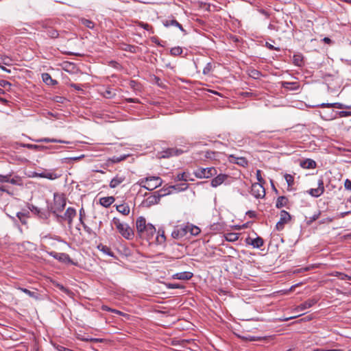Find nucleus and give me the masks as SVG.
Listing matches in <instances>:
<instances>
[{
    "mask_svg": "<svg viewBox=\"0 0 351 351\" xmlns=\"http://www.w3.org/2000/svg\"><path fill=\"white\" fill-rule=\"evenodd\" d=\"M136 184L148 191H153L162 185V180L159 176H147L140 179Z\"/></svg>",
    "mask_w": 351,
    "mask_h": 351,
    "instance_id": "nucleus-1",
    "label": "nucleus"
},
{
    "mask_svg": "<svg viewBox=\"0 0 351 351\" xmlns=\"http://www.w3.org/2000/svg\"><path fill=\"white\" fill-rule=\"evenodd\" d=\"M112 224L116 227L123 237L128 240L133 239L134 233L128 224L121 223L120 219L117 217L112 219Z\"/></svg>",
    "mask_w": 351,
    "mask_h": 351,
    "instance_id": "nucleus-2",
    "label": "nucleus"
},
{
    "mask_svg": "<svg viewBox=\"0 0 351 351\" xmlns=\"http://www.w3.org/2000/svg\"><path fill=\"white\" fill-rule=\"evenodd\" d=\"M66 206V199L62 195L54 194L53 204L50 206L51 212L56 217L58 213L62 212Z\"/></svg>",
    "mask_w": 351,
    "mask_h": 351,
    "instance_id": "nucleus-3",
    "label": "nucleus"
},
{
    "mask_svg": "<svg viewBox=\"0 0 351 351\" xmlns=\"http://www.w3.org/2000/svg\"><path fill=\"white\" fill-rule=\"evenodd\" d=\"M188 188V184L186 183H183L181 184L176 185H170V186H165L163 188L160 189L159 191H156V193H158L159 197L161 198L165 195H167L171 193V189H173L176 191H181L186 189Z\"/></svg>",
    "mask_w": 351,
    "mask_h": 351,
    "instance_id": "nucleus-4",
    "label": "nucleus"
},
{
    "mask_svg": "<svg viewBox=\"0 0 351 351\" xmlns=\"http://www.w3.org/2000/svg\"><path fill=\"white\" fill-rule=\"evenodd\" d=\"M217 171L215 167L199 168L194 171L197 178H209L217 175Z\"/></svg>",
    "mask_w": 351,
    "mask_h": 351,
    "instance_id": "nucleus-5",
    "label": "nucleus"
},
{
    "mask_svg": "<svg viewBox=\"0 0 351 351\" xmlns=\"http://www.w3.org/2000/svg\"><path fill=\"white\" fill-rule=\"evenodd\" d=\"M76 210L74 208L69 207L63 215H57L58 221L61 222L63 220L67 221L69 226L71 227L73 220L76 216Z\"/></svg>",
    "mask_w": 351,
    "mask_h": 351,
    "instance_id": "nucleus-6",
    "label": "nucleus"
},
{
    "mask_svg": "<svg viewBox=\"0 0 351 351\" xmlns=\"http://www.w3.org/2000/svg\"><path fill=\"white\" fill-rule=\"evenodd\" d=\"M264 184L254 183L251 187V194L256 198H263L265 196Z\"/></svg>",
    "mask_w": 351,
    "mask_h": 351,
    "instance_id": "nucleus-7",
    "label": "nucleus"
},
{
    "mask_svg": "<svg viewBox=\"0 0 351 351\" xmlns=\"http://www.w3.org/2000/svg\"><path fill=\"white\" fill-rule=\"evenodd\" d=\"M49 254L60 262L64 263L73 264V261L70 258L69 255L66 253H58L53 251L49 252Z\"/></svg>",
    "mask_w": 351,
    "mask_h": 351,
    "instance_id": "nucleus-8",
    "label": "nucleus"
},
{
    "mask_svg": "<svg viewBox=\"0 0 351 351\" xmlns=\"http://www.w3.org/2000/svg\"><path fill=\"white\" fill-rule=\"evenodd\" d=\"M291 220L289 213L284 210L280 212V218L279 221L276 223V228L278 230H282L284 228L285 224Z\"/></svg>",
    "mask_w": 351,
    "mask_h": 351,
    "instance_id": "nucleus-9",
    "label": "nucleus"
},
{
    "mask_svg": "<svg viewBox=\"0 0 351 351\" xmlns=\"http://www.w3.org/2000/svg\"><path fill=\"white\" fill-rule=\"evenodd\" d=\"M160 197L158 195V193H156V191L147 197L145 199H144L142 202V204L145 207H150L153 205L158 204L160 202Z\"/></svg>",
    "mask_w": 351,
    "mask_h": 351,
    "instance_id": "nucleus-10",
    "label": "nucleus"
},
{
    "mask_svg": "<svg viewBox=\"0 0 351 351\" xmlns=\"http://www.w3.org/2000/svg\"><path fill=\"white\" fill-rule=\"evenodd\" d=\"M324 181L322 178L318 180V186L316 189H311L308 193L313 197H318L321 196L324 192Z\"/></svg>",
    "mask_w": 351,
    "mask_h": 351,
    "instance_id": "nucleus-11",
    "label": "nucleus"
},
{
    "mask_svg": "<svg viewBox=\"0 0 351 351\" xmlns=\"http://www.w3.org/2000/svg\"><path fill=\"white\" fill-rule=\"evenodd\" d=\"M318 300L316 298H310L304 302L303 303L298 305L297 307L294 308V311L300 312L303 311L307 308L312 307L317 302Z\"/></svg>",
    "mask_w": 351,
    "mask_h": 351,
    "instance_id": "nucleus-12",
    "label": "nucleus"
},
{
    "mask_svg": "<svg viewBox=\"0 0 351 351\" xmlns=\"http://www.w3.org/2000/svg\"><path fill=\"white\" fill-rule=\"evenodd\" d=\"M185 151L182 149L176 147L168 148L162 152V158H169L171 156H179L183 154Z\"/></svg>",
    "mask_w": 351,
    "mask_h": 351,
    "instance_id": "nucleus-13",
    "label": "nucleus"
},
{
    "mask_svg": "<svg viewBox=\"0 0 351 351\" xmlns=\"http://www.w3.org/2000/svg\"><path fill=\"white\" fill-rule=\"evenodd\" d=\"M162 24L165 27H169L170 26H174L179 28L182 32H186L185 29L183 28L182 25L176 20L173 16H170L168 19L162 21Z\"/></svg>",
    "mask_w": 351,
    "mask_h": 351,
    "instance_id": "nucleus-14",
    "label": "nucleus"
},
{
    "mask_svg": "<svg viewBox=\"0 0 351 351\" xmlns=\"http://www.w3.org/2000/svg\"><path fill=\"white\" fill-rule=\"evenodd\" d=\"M156 231V228L152 223H148L147 227L143 230V234L140 237L150 240L155 234Z\"/></svg>",
    "mask_w": 351,
    "mask_h": 351,
    "instance_id": "nucleus-15",
    "label": "nucleus"
},
{
    "mask_svg": "<svg viewBox=\"0 0 351 351\" xmlns=\"http://www.w3.org/2000/svg\"><path fill=\"white\" fill-rule=\"evenodd\" d=\"M147 224L148 223H147L145 217H139L137 218L136 227L139 237H142V234H143V230L147 227Z\"/></svg>",
    "mask_w": 351,
    "mask_h": 351,
    "instance_id": "nucleus-16",
    "label": "nucleus"
},
{
    "mask_svg": "<svg viewBox=\"0 0 351 351\" xmlns=\"http://www.w3.org/2000/svg\"><path fill=\"white\" fill-rule=\"evenodd\" d=\"M229 161L243 167H246L248 165V161L244 157H236L234 155H230Z\"/></svg>",
    "mask_w": 351,
    "mask_h": 351,
    "instance_id": "nucleus-17",
    "label": "nucleus"
},
{
    "mask_svg": "<svg viewBox=\"0 0 351 351\" xmlns=\"http://www.w3.org/2000/svg\"><path fill=\"white\" fill-rule=\"evenodd\" d=\"M228 177V176L226 174L220 173L212 179L210 185L213 187H217L223 183Z\"/></svg>",
    "mask_w": 351,
    "mask_h": 351,
    "instance_id": "nucleus-18",
    "label": "nucleus"
},
{
    "mask_svg": "<svg viewBox=\"0 0 351 351\" xmlns=\"http://www.w3.org/2000/svg\"><path fill=\"white\" fill-rule=\"evenodd\" d=\"M125 180V176L117 174L111 180L109 186L110 188L114 189L123 182Z\"/></svg>",
    "mask_w": 351,
    "mask_h": 351,
    "instance_id": "nucleus-19",
    "label": "nucleus"
},
{
    "mask_svg": "<svg viewBox=\"0 0 351 351\" xmlns=\"http://www.w3.org/2000/svg\"><path fill=\"white\" fill-rule=\"evenodd\" d=\"M247 243L255 248H260L263 245L264 241L261 237H257L255 239L247 238Z\"/></svg>",
    "mask_w": 351,
    "mask_h": 351,
    "instance_id": "nucleus-20",
    "label": "nucleus"
},
{
    "mask_svg": "<svg viewBox=\"0 0 351 351\" xmlns=\"http://www.w3.org/2000/svg\"><path fill=\"white\" fill-rule=\"evenodd\" d=\"M199 154L201 155V156H199V159H201V160H207V159L213 160V159H215V158H216L217 152L208 150V151L202 152L199 153Z\"/></svg>",
    "mask_w": 351,
    "mask_h": 351,
    "instance_id": "nucleus-21",
    "label": "nucleus"
},
{
    "mask_svg": "<svg viewBox=\"0 0 351 351\" xmlns=\"http://www.w3.org/2000/svg\"><path fill=\"white\" fill-rule=\"evenodd\" d=\"M173 277L175 279L187 280L193 277V274L189 271H183L174 274Z\"/></svg>",
    "mask_w": 351,
    "mask_h": 351,
    "instance_id": "nucleus-22",
    "label": "nucleus"
},
{
    "mask_svg": "<svg viewBox=\"0 0 351 351\" xmlns=\"http://www.w3.org/2000/svg\"><path fill=\"white\" fill-rule=\"evenodd\" d=\"M114 200L112 196L104 197L99 199V203L104 207L108 208L114 203Z\"/></svg>",
    "mask_w": 351,
    "mask_h": 351,
    "instance_id": "nucleus-23",
    "label": "nucleus"
},
{
    "mask_svg": "<svg viewBox=\"0 0 351 351\" xmlns=\"http://www.w3.org/2000/svg\"><path fill=\"white\" fill-rule=\"evenodd\" d=\"M300 166L304 169H314L316 167L315 160L307 158L300 162Z\"/></svg>",
    "mask_w": 351,
    "mask_h": 351,
    "instance_id": "nucleus-24",
    "label": "nucleus"
},
{
    "mask_svg": "<svg viewBox=\"0 0 351 351\" xmlns=\"http://www.w3.org/2000/svg\"><path fill=\"white\" fill-rule=\"evenodd\" d=\"M171 236L173 239H178L185 237V232L184 229L177 226L171 232Z\"/></svg>",
    "mask_w": 351,
    "mask_h": 351,
    "instance_id": "nucleus-25",
    "label": "nucleus"
},
{
    "mask_svg": "<svg viewBox=\"0 0 351 351\" xmlns=\"http://www.w3.org/2000/svg\"><path fill=\"white\" fill-rule=\"evenodd\" d=\"M21 146L23 147H26L29 149H33V150L38 151V152H42V151H44V150L48 149V147L46 146L33 145V144H27H27L23 143V144H21Z\"/></svg>",
    "mask_w": 351,
    "mask_h": 351,
    "instance_id": "nucleus-26",
    "label": "nucleus"
},
{
    "mask_svg": "<svg viewBox=\"0 0 351 351\" xmlns=\"http://www.w3.org/2000/svg\"><path fill=\"white\" fill-rule=\"evenodd\" d=\"M37 143H65L69 144V141L59 140L56 138H42L39 139L34 140Z\"/></svg>",
    "mask_w": 351,
    "mask_h": 351,
    "instance_id": "nucleus-27",
    "label": "nucleus"
},
{
    "mask_svg": "<svg viewBox=\"0 0 351 351\" xmlns=\"http://www.w3.org/2000/svg\"><path fill=\"white\" fill-rule=\"evenodd\" d=\"M116 208L119 213L123 214V215H128L130 214V209L129 206L126 204L117 205Z\"/></svg>",
    "mask_w": 351,
    "mask_h": 351,
    "instance_id": "nucleus-28",
    "label": "nucleus"
},
{
    "mask_svg": "<svg viewBox=\"0 0 351 351\" xmlns=\"http://www.w3.org/2000/svg\"><path fill=\"white\" fill-rule=\"evenodd\" d=\"M42 79L43 82L47 85H55L58 84L57 81L53 80L51 75L47 73L42 74Z\"/></svg>",
    "mask_w": 351,
    "mask_h": 351,
    "instance_id": "nucleus-29",
    "label": "nucleus"
},
{
    "mask_svg": "<svg viewBox=\"0 0 351 351\" xmlns=\"http://www.w3.org/2000/svg\"><path fill=\"white\" fill-rule=\"evenodd\" d=\"M293 62L295 66H302L304 64V57L301 53L294 54Z\"/></svg>",
    "mask_w": 351,
    "mask_h": 351,
    "instance_id": "nucleus-30",
    "label": "nucleus"
},
{
    "mask_svg": "<svg viewBox=\"0 0 351 351\" xmlns=\"http://www.w3.org/2000/svg\"><path fill=\"white\" fill-rule=\"evenodd\" d=\"M97 249L99 251L104 253L105 254L108 255L109 256L114 257V253L112 252V251L111 250V249L109 247L104 245L101 243H100L97 245Z\"/></svg>",
    "mask_w": 351,
    "mask_h": 351,
    "instance_id": "nucleus-31",
    "label": "nucleus"
},
{
    "mask_svg": "<svg viewBox=\"0 0 351 351\" xmlns=\"http://www.w3.org/2000/svg\"><path fill=\"white\" fill-rule=\"evenodd\" d=\"M247 73L250 77L255 80L259 79L263 76L262 73L259 71L252 68L249 69L247 70Z\"/></svg>",
    "mask_w": 351,
    "mask_h": 351,
    "instance_id": "nucleus-32",
    "label": "nucleus"
},
{
    "mask_svg": "<svg viewBox=\"0 0 351 351\" xmlns=\"http://www.w3.org/2000/svg\"><path fill=\"white\" fill-rule=\"evenodd\" d=\"M288 203V199L285 196H280L278 197L276 207L278 208H281L285 206Z\"/></svg>",
    "mask_w": 351,
    "mask_h": 351,
    "instance_id": "nucleus-33",
    "label": "nucleus"
},
{
    "mask_svg": "<svg viewBox=\"0 0 351 351\" xmlns=\"http://www.w3.org/2000/svg\"><path fill=\"white\" fill-rule=\"evenodd\" d=\"M40 178H45L49 180H55L59 177V176L54 172H43L38 174Z\"/></svg>",
    "mask_w": 351,
    "mask_h": 351,
    "instance_id": "nucleus-34",
    "label": "nucleus"
},
{
    "mask_svg": "<svg viewBox=\"0 0 351 351\" xmlns=\"http://www.w3.org/2000/svg\"><path fill=\"white\" fill-rule=\"evenodd\" d=\"M9 183L16 186H22L23 180L19 176H11L9 180Z\"/></svg>",
    "mask_w": 351,
    "mask_h": 351,
    "instance_id": "nucleus-35",
    "label": "nucleus"
},
{
    "mask_svg": "<svg viewBox=\"0 0 351 351\" xmlns=\"http://www.w3.org/2000/svg\"><path fill=\"white\" fill-rule=\"evenodd\" d=\"M225 239L228 241L234 242L239 239V234L238 233L235 232H228L226 233L225 235Z\"/></svg>",
    "mask_w": 351,
    "mask_h": 351,
    "instance_id": "nucleus-36",
    "label": "nucleus"
},
{
    "mask_svg": "<svg viewBox=\"0 0 351 351\" xmlns=\"http://www.w3.org/2000/svg\"><path fill=\"white\" fill-rule=\"evenodd\" d=\"M282 86L285 88L294 90H296L299 88V85H298V82H283Z\"/></svg>",
    "mask_w": 351,
    "mask_h": 351,
    "instance_id": "nucleus-37",
    "label": "nucleus"
},
{
    "mask_svg": "<svg viewBox=\"0 0 351 351\" xmlns=\"http://www.w3.org/2000/svg\"><path fill=\"white\" fill-rule=\"evenodd\" d=\"M188 227H189V233L193 236L198 235L201 230L200 228L192 223H188Z\"/></svg>",
    "mask_w": 351,
    "mask_h": 351,
    "instance_id": "nucleus-38",
    "label": "nucleus"
},
{
    "mask_svg": "<svg viewBox=\"0 0 351 351\" xmlns=\"http://www.w3.org/2000/svg\"><path fill=\"white\" fill-rule=\"evenodd\" d=\"M21 291L26 293L29 297L34 298L36 300L39 298V294L36 291H32L27 289L25 288H21L20 289Z\"/></svg>",
    "mask_w": 351,
    "mask_h": 351,
    "instance_id": "nucleus-39",
    "label": "nucleus"
},
{
    "mask_svg": "<svg viewBox=\"0 0 351 351\" xmlns=\"http://www.w3.org/2000/svg\"><path fill=\"white\" fill-rule=\"evenodd\" d=\"M47 35L51 38H58L59 36L58 32L53 28H49L47 30Z\"/></svg>",
    "mask_w": 351,
    "mask_h": 351,
    "instance_id": "nucleus-40",
    "label": "nucleus"
},
{
    "mask_svg": "<svg viewBox=\"0 0 351 351\" xmlns=\"http://www.w3.org/2000/svg\"><path fill=\"white\" fill-rule=\"evenodd\" d=\"M176 179L178 181H188L190 180L189 178V174L185 172L178 173Z\"/></svg>",
    "mask_w": 351,
    "mask_h": 351,
    "instance_id": "nucleus-41",
    "label": "nucleus"
},
{
    "mask_svg": "<svg viewBox=\"0 0 351 351\" xmlns=\"http://www.w3.org/2000/svg\"><path fill=\"white\" fill-rule=\"evenodd\" d=\"M81 22L85 27L89 29H93L95 27V23L90 20L82 19Z\"/></svg>",
    "mask_w": 351,
    "mask_h": 351,
    "instance_id": "nucleus-42",
    "label": "nucleus"
},
{
    "mask_svg": "<svg viewBox=\"0 0 351 351\" xmlns=\"http://www.w3.org/2000/svg\"><path fill=\"white\" fill-rule=\"evenodd\" d=\"M182 49L180 47H175L171 49L170 53L172 56H176L182 54Z\"/></svg>",
    "mask_w": 351,
    "mask_h": 351,
    "instance_id": "nucleus-43",
    "label": "nucleus"
},
{
    "mask_svg": "<svg viewBox=\"0 0 351 351\" xmlns=\"http://www.w3.org/2000/svg\"><path fill=\"white\" fill-rule=\"evenodd\" d=\"M285 179L288 184V186H292L294 184V178L290 174H285Z\"/></svg>",
    "mask_w": 351,
    "mask_h": 351,
    "instance_id": "nucleus-44",
    "label": "nucleus"
},
{
    "mask_svg": "<svg viewBox=\"0 0 351 351\" xmlns=\"http://www.w3.org/2000/svg\"><path fill=\"white\" fill-rule=\"evenodd\" d=\"M137 49L138 47L131 45H125V47L123 48V50L131 53H136Z\"/></svg>",
    "mask_w": 351,
    "mask_h": 351,
    "instance_id": "nucleus-45",
    "label": "nucleus"
},
{
    "mask_svg": "<svg viewBox=\"0 0 351 351\" xmlns=\"http://www.w3.org/2000/svg\"><path fill=\"white\" fill-rule=\"evenodd\" d=\"M165 239H166V237L165 236V232L164 231H162L161 233H160V231L158 232V234L156 237V241L158 243L161 244L163 242L165 241Z\"/></svg>",
    "mask_w": 351,
    "mask_h": 351,
    "instance_id": "nucleus-46",
    "label": "nucleus"
},
{
    "mask_svg": "<svg viewBox=\"0 0 351 351\" xmlns=\"http://www.w3.org/2000/svg\"><path fill=\"white\" fill-rule=\"evenodd\" d=\"M31 210L32 212L34 213H36L38 215H39V216L41 217V218H45L47 217L46 216V214L41 212L40 210V209L38 208H37L36 206H32V208H31Z\"/></svg>",
    "mask_w": 351,
    "mask_h": 351,
    "instance_id": "nucleus-47",
    "label": "nucleus"
},
{
    "mask_svg": "<svg viewBox=\"0 0 351 351\" xmlns=\"http://www.w3.org/2000/svg\"><path fill=\"white\" fill-rule=\"evenodd\" d=\"M126 156L123 155V156H113L112 157L110 160L113 162V163H117V162H119L123 160H125L126 158Z\"/></svg>",
    "mask_w": 351,
    "mask_h": 351,
    "instance_id": "nucleus-48",
    "label": "nucleus"
},
{
    "mask_svg": "<svg viewBox=\"0 0 351 351\" xmlns=\"http://www.w3.org/2000/svg\"><path fill=\"white\" fill-rule=\"evenodd\" d=\"M212 70H213V64L211 62H208L206 64V65L204 66V68L203 69V74L208 75Z\"/></svg>",
    "mask_w": 351,
    "mask_h": 351,
    "instance_id": "nucleus-49",
    "label": "nucleus"
},
{
    "mask_svg": "<svg viewBox=\"0 0 351 351\" xmlns=\"http://www.w3.org/2000/svg\"><path fill=\"white\" fill-rule=\"evenodd\" d=\"M320 212L319 211L317 213L314 214L312 217H310L307 221V224L310 225L313 221H316L320 215Z\"/></svg>",
    "mask_w": 351,
    "mask_h": 351,
    "instance_id": "nucleus-50",
    "label": "nucleus"
},
{
    "mask_svg": "<svg viewBox=\"0 0 351 351\" xmlns=\"http://www.w3.org/2000/svg\"><path fill=\"white\" fill-rule=\"evenodd\" d=\"M256 176L257 180L258 181V183H259V184H265V180L263 178V177L261 176V171L260 169L256 170Z\"/></svg>",
    "mask_w": 351,
    "mask_h": 351,
    "instance_id": "nucleus-51",
    "label": "nucleus"
},
{
    "mask_svg": "<svg viewBox=\"0 0 351 351\" xmlns=\"http://www.w3.org/2000/svg\"><path fill=\"white\" fill-rule=\"evenodd\" d=\"M101 309L103 311H110V312H113L116 314H118V315H121L122 313L118 310H116V309H112L110 307H108V306H106V305H103L101 306Z\"/></svg>",
    "mask_w": 351,
    "mask_h": 351,
    "instance_id": "nucleus-52",
    "label": "nucleus"
},
{
    "mask_svg": "<svg viewBox=\"0 0 351 351\" xmlns=\"http://www.w3.org/2000/svg\"><path fill=\"white\" fill-rule=\"evenodd\" d=\"M11 176H12L11 173H9L7 175L0 174V182H1V183L8 182L9 183V180Z\"/></svg>",
    "mask_w": 351,
    "mask_h": 351,
    "instance_id": "nucleus-53",
    "label": "nucleus"
},
{
    "mask_svg": "<svg viewBox=\"0 0 351 351\" xmlns=\"http://www.w3.org/2000/svg\"><path fill=\"white\" fill-rule=\"evenodd\" d=\"M80 224H82L84 230L88 234H95L93 232V231L92 230V229L88 227L84 222H82V223H80Z\"/></svg>",
    "mask_w": 351,
    "mask_h": 351,
    "instance_id": "nucleus-54",
    "label": "nucleus"
},
{
    "mask_svg": "<svg viewBox=\"0 0 351 351\" xmlns=\"http://www.w3.org/2000/svg\"><path fill=\"white\" fill-rule=\"evenodd\" d=\"M139 25L147 31H150L153 29L150 25H149L148 23H145L143 22H141L139 23Z\"/></svg>",
    "mask_w": 351,
    "mask_h": 351,
    "instance_id": "nucleus-55",
    "label": "nucleus"
},
{
    "mask_svg": "<svg viewBox=\"0 0 351 351\" xmlns=\"http://www.w3.org/2000/svg\"><path fill=\"white\" fill-rule=\"evenodd\" d=\"M85 217H86L85 210H84V209L83 208H82L80 210V218H79L80 223L84 222V219Z\"/></svg>",
    "mask_w": 351,
    "mask_h": 351,
    "instance_id": "nucleus-56",
    "label": "nucleus"
},
{
    "mask_svg": "<svg viewBox=\"0 0 351 351\" xmlns=\"http://www.w3.org/2000/svg\"><path fill=\"white\" fill-rule=\"evenodd\" d=\"M322 106H327V107H336L337 108H341V104L339 103L334 104H322Z\"/></svg>",
    "mask_w": 351,
    "mask_h": 351,
    "instance_id": "nucleus-57",
    "label": "nucleus"
},
{
    "mask_svg": "<svg viewBox=\"0 0 351 351\" xmlns=\"http://www.w3.org/2000/svg\"><path fill=\"white\" fill-rule=\"evenodd\" d=\"M167 287L169 289H180L182 287V286L177 283H168L167 284Z\"/></svg>",
    "mask_w": 351,
    "mask_h": 351,
    "instance_id": "nucleus-58",
    "label": "nucleus"
},
{
    "mask_svg": "<svg viewBox=\"0 0 351 351\" xmlns=\"http://www.w3.org/2000/svg\"><path fill=\"white\" fill-rule=\"evenodd\" d=\"M341 280H351V276L345 274L339 273L337 276Z\"/></svg>",
    "mask_w": 351,
    "mask_h": 351,
    "instance_id": "nucleus-59",
    "label": "nucleus"
},
{
    "mask_svg": "<svg viewBox=\"0 0 351 351\" xmlns=\"http://www.w3.org/2000/svg\"><path fill=\"white\" fill-rule=\"evenodd\" d=\"M349 214H351V210L340 213L337 215L336 218H343Z\"/></svg>",
    "mask_w": 351,
    "mask_h": 351,
    "instance_id": "nucleus-60",
    "label": "nucleus"
},
{
    "mask_svg": "<svg viewBox=\"0 0 351 351\" xmlns=\"http://www.w3.org/2000/svg\"><path fill=\"white\" fill-rule=\"evenodd\" d=\"M66 100V99L63 97L60 96H56L54 97V101L58 103H64V101Z\"/></svg>",
    "mask_w": 351,
    "mask_h": 351,
    "instance_id": "nucleus-61",
    "label": "nucleus"
},
{
    "mask_svg": "<svg viewBox=\"0 0 351 351\" xmlns=\"http://www.w3.org/2000/svg\"><path fill=\"white\" fill-rule=\"evenodd\" d=\"M105 340L104 339H99V338H90V342L93 343H103Z\"/></svg>",
    "mask_w": 351,
    "mask_h": 351,
    "instance_id": "nucleus-62",
    "label": "nucleus"
},
{
    "mask_svg": "<svg viewBox=\"0 0 351 351\" xmlns=\"http://www.w3.org/2000/svg\"><path fill=\"white\" fill-rule=\"evenodd\" d=\"M344 186L346 189L351 191V181L348 179H346L344 183Z\"/></svg>",
    "mask_w": 351,
    "mask_h": 351,
    "instance_id": "nucleus-63",
    "label": "nucleus"
},
{
    "mask_svg": "<svg viewBox=\"0 0 351 351\" xmlns=\"http://www.w3.org/2000/svg\"><path fill=\"white\" fill-rule=\"evenodd\" d=\"M313 351H343V350H339V349L326 350V349H322V348H317V349H314Z\"/></svg>",
    "mask_w": 351,
    "mask_h": 351,
    "instance_id": "nucleus-64",
    "label": "nucleus"
}]
</instances>
